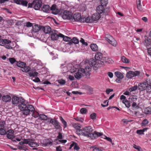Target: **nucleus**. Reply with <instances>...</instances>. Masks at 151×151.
Masks as SVG:
<instances>
[{
  "label": "nucleus",
  "mask_w": 151,
  "mask_h": 151,
  "mask_svg": "<svg viewBox=\"0 0 151 151\" xmlns=\"http://www.w3.org/2000/svg\"><path fill=\"white\" fill-rule=\"evenodd\" d=\"M4 131L5 133L3 134H1V135H4L6 134V136L7 138L9 139H12V141H15L16 140L14 139H15V136L13 135V134L14 131L12 129H10L8 130L7 131H6L4 129Z\"/></svg>",
  "instance_id": "nucleus-8"
},
{
  "label": "nucleus",
  "mask_w": 151,
  "mask_h": 151,
  "mask_svg": "<svg viewBox=\"0 0 151 151\" xmlns=\"http://www.w3.org/2000/svg\"><path fill=\"white\" fill-rule=\"evenodd\" d=\"M35 110L33 111H31L32 112V116L35 118H37L38 117V116H39V113L38 112H36L35 111Z\"/></svg>",
  "instance_id": "nucleus-45"
},
{
  "label": "nucleus",
  "mask_w": 151,
  "mask_h": 151,
  "mask_svg": "<svg viewBox=\"0 0 151 151\" xmlns=\"http://www.w3.org/2000/svg\"><path fill=\"white\" fill-rule=\"evenodd\" d=\"M39 117L40 119L43 120H45L47 119V116L44 114H40Z\"/></svg>",
  "instance_id": "nucleus-47"
},
{
  "label": "nucleus",
  "mask_w": 151,
  "mask_h": 151,
  "mask_svg": "<svg viewBox=\"0 0 151 151\" xmlns=\"http://www.w3.org/2000/svg\"><path fill=\"white\" fill-rule=\"evenodd\" d=\"M50 7L48 5H44L43 6L42 10L45 12H47L50 9Z\"/></svg>",
  "instance_id": "nucleus-32"
},
{
  "label": "nucleus",
  "mask_w": 151,
  "mask_h": 151,
  "mask_svg": "<svg viewBox=\"0 0 151 151\" xmlns=\"http://www.w3.org/2000/svg\"><path fill=\"white\" fill-rule=\"evenodd\" d=\"M106 40L111 45L114 46L116 45L117 42L109 34L106 35L105 36Z\"/></svg>",
  "instance_id": "nucleus-6"
},
{
  "label": "nucleus",
  "mask_w": 151,
  "mask_h": 151,
  "mask_svg": "<svg viewBox=\"0 0 151 151\" xmlns=\"http://www.w3.org/2000/svg\"><path fill=\"white\" fill-rule=\"evenodd\" d=\"M51 38L52 40H57L58 38V34L55 32L52 33L51 35Z\"/></svg>",
  "instance_id": "nucleus-33"
},
{
  "label": "nucleus",
  "mask_w": 151,
  "mask_h": 151,
  "mask_svg": "<svg viewBox=\"0 0 151 151\" xmlns=\"http://www.w3.org/2000/svg\"><path fill=\"white\" fill-rule=\"evenodd\" d=\"M11 42V41L9 40L6 39H3L1 38L0 36V45L4 46L6 44H9Z\"/></svg>",
  "instance_id": "nucleus-18"
},
{
  "label": "nucleus",
  "mask_w": 151,
  "mask_h": 151,
  "mask_svg": "<svg viewBox=\"0 0 151 151\" xmlns=\"http://www.w3.org/2000/svg\"><path fill=\"white\" fill-rule=\"evenodd\" d=\"M138 87L137 86H135L130 88L131 91H134L137 89Z\"/></svg>",
  "instance_id": "nucleus-62"
},
{
  "label": "nucleus",
  "mask_w": 151,
  "mask_h": 151,
  "mask_svg": "<svg viewBox=\"0 0 151 151\" xmlns=\"http://www.w3.org/2000/svg\"><path fill=\"white\" fill-rule=\"evenodd\" d=\"M87 109L85 108H82L80 110V112L82 114H85L86 113Z\"/></svg>",
  "instance_id": "nucleus-56"
},
{
  "label": "nucleus",
  "mask_w": 151,
  "mask_h": 151,
  "mask_svg": "<svg viewBox=\"0 0 151 151\" xmlns=\"http://www.w3.org/2000/svg\"><path fill=\"white\" fill-rule=\"evenodd\" d=\"M96 12L100 14L103 12L104 10V6L101 5L98 6L96 9Z\"/></svg>",
  "instance_id": "nucleus-22"
},
{
  "label": "nucleus",
  "mask_w": 151,
  "mask_h": 151,
  "mask_svg": "<svg viewBox=\"0 0 151 151\" xmlns=\"http://www.w3.org/2000/svg\"><path fill=\"white\" fill-rule=\"evenodd\" d=\"M71 41L74 44H77L79 42L78 40L76 37H73V38L71 39Z\"/></svg>",
  "instance_id": "nucleus-44"
},
{
  "label": "nucleus",
  "mask_w": 151,
  "mask_h": 151,
  "mask_svg": "<svg viewBox=\"0 0 151 151\" xmlns=\"http://www.w3.org/2000/svg\"><path fill=\"white\" fill-rule=\"evenodd\" d=\"M93 148L98 151H99V150H101V148H99V147L96 145L93 146Z\"/></svg>",
  "instance_id": "nucleus-64"
},
{
  "label": "nucleus",
  "mask_w": 151,
  "mask_h": 151,
  "mask_svg": "<svg viewBox=\"0 0 151 151\" xmlns=\"http://www.w3.org/2000/svg\"><path fill=\"white\" fill-rule=\"evenodd\" d=\"M43 143L44 145L47 146L49 145H52V143L49 139H45L43 141Z\"/></svg>",
  "instance_id": "nucleus-28"
},
{
  "label": "nucleus",
  "mask_w": 151,
  "mask_h": 151,
  "mask_svg": "<svg viewBox=\"0 0 151 151\" xmlns=\"http://www.w3.org/2000/svg\"><path fill=\"white\" fill-rule=\"evenodd\" d=\"M93 131V129L90 126H88L83 128L81 130H78L77 131V134L78 135L84 136V133L87 134Z\"/></svg>",
  "instance_id": "nucleus-4"
},
{
  "label": "nucleus",
  "mask_w": 151,
  "mask_h": 151,
  "mask_svg": "<svg viewBox=\"0 0 151 151\" xmlns=\"http://www.w3.org/2000/svg\"><path fill=\"white\" fill-rule=\"evenodd\" d=\"M108 0H101V4L104 6H105L108 3Z\"/></svg>",
  "instance_id": "nucleus-46"
},
{
  "label": "nucleus",
  "mask_w": 151,
  "mask_h": 151,
  "mask_svg": "<svg viewBox=\"0 0 151 151\" xmlns=\"http://www.w3.org/2000/svg\"><path fill=\"white\" fill-rule=\"evenodd\" d=\"M60 124V123L57 120L55 122V123H54L53 125L54 126L55 129H60L61 128Z\"/></svg>",
  "instance_id": "nucleus-34"
},
{
  "label": "nucleus",
  "mask_w": 151,
  "mask_h": 151,
  "mask_svg": "<svg viewBox=\"0 0 151 151\" xmlns=\"http://www.w3.org/2000/svg\"><path fill=\"white\" fill-rule=\"evenodd\" d=\"M73 147H74V149L75 150H78L80 149V147L78 145V144L76 142H73L71 144L69 149H71Z\"/></svg>",
  "instance_id": "nucleus-26"
},
{
  "label": "nucleus",
  "mask_w": 151,
  "mask_h": 151,
  "mask_svg": "<svg viewBox=\"0 0 151 151\" xmlns=\"http://www.w3.org/2000/svg\"><path fill=\"white\" fill-rule=\"evenodd\" d=\"M84 136L89 137L91 138L92 139H95L94 137V133H91L90 132L88 133L87 134H85L84 133Z\"/></svg>",
  "instance_id": "nucleus-30"
},
{
  "label": "nucleus",
  "mask_w": 151,
  "mask_h": 151,
  "mask_svg": "<svg viewBox=\"0 0 151 151\" xmlns=\"http://www.w3.org/2000/svg\"><path fill=\"white\" fill-rule=\"evenodd\" d=\"M17 65L21 68L20 70L24 72H27L30 70L31 68L26 65L25 63L19 61L17 62Z\"/></svg>",
  "instance_id": "nucleus-5"
},
{
  "label": "nucleus",
  "mask_w": 151,
  "mask_h": 151,
  "mask_svg": "<svg viewBox=\"0 0 151 151\" xmlns=\"http://www.w3.org/2000/svg\"><path fill=\"white\" fill-rule=\"evenodd\" d=\"M121 60L124 63H129V60L124 56L122 57Z\"/></svg>",
  "instance_id": "nucleus-40"
},
{
  "label": "nucleus",
  "mask_w": 151,
  "mask_h": 151,
  "mask_svg": "<svg viewBox=\"0 0 151 151\" xmlns=\"http://www.w3.org/2000/svg\"><path fill=\"white\" fill-rule=\"evenodd\" d=\"M11 97L8 95H4L2 97V100L3 101L7 102L11 101Z\"/></svg>",
  "instance_id": "nucleus-20"
},
{
  "label": "nucleus",
  "mask_w": 151,
  "mask_h": 151,
  "mask_svg": "<svg viewBox=\"0 0 151 151\" xmlns=\"http://www.w3.org/2000/svg\"><path fill=\"white\" fill-rule=\"evenodd\" d=\"M149 123L147 119H144L142 122L141 125L142 127L146 126Z\"/></svg>",
  "instance_id": "nucleus-43"
},
{
  "label": "nucleus",
  "mask_w": 151,
  "mask_h": 151,
  "mask_svg": "<svg viewBox=\"0 0 151 151\" xmlns=\"http://www.w3.org/2000/svg\"><path fill=\"white\" fill-rule=\"evenodd\" d=\"M29 139H24L23 140L24 141H21V142H19V144L21 145H22L25 144H27L29 143L28 141H29Z\"/></svg>",
  "instance_id": "nucleus-38"
},
{
  "label": "nucleus",
  "mask_w": 151,
  "mask_h": 151,
  "mask_svg": "<svg viewBox=\"0 0 151 151\" xmlns=\"http://www.w3.org/2000/svg\"><path fill=\"white\" fill-rule=\"evenodd\" d=\"M90 47L92 50L94 51H96L98 50V46L96 44H91L90 45Z\"/></svg>",
  "instance_id": "nucleus-31"
},
{
  "label": "nucleus",
  "mask_w": 151,
  "mask_h": 151,
  "mask_svg": "<svg viewBox=\"0 0 151 151\" xmlns=\"http://www.w3.org/2000/svg\"><path fill=\"white\" fill-rule=\"evenodd\" d=\"M91 70V68L88 65L86 66L85 68H79L77 73L75 74L74 76L76 78L79 79L82 77L85 76L86 78H90V71Z\"/></svg>",
  "instance_id": "nucleus-2"
},
{
  "label": "nucleus",
  "mask_w": 151,
  "mask_h": 151,
  "mask_svg": "<svg viewBox=\"0 0 151 151\" xmlns=\"http://www.w3.org/2000/svg\"><path fill=\"white\" fill-rule=\"evenodd\" d=\"M80 42L81 43H82L83 45H84L86 46H87L88 45L87 43L86 42H85L84 40L82 38H81V40Z\"/></svg>",
  "instance_id": "nucleus-60"
},
{
  "label": "nucleus",
  "mask_w": 151,
  "mask_h": 151,
  "mask_svg": "<svg viewBox=\"0 0 151 151\" xmlns=\"http://www.w3.org/2000/svg\"><path fill=\"white\" fill-rule=\"evenodd\" d=\"M145 112L146 114H151V106L148 107L145 109Z\"/></svg>",
  "instance_id": "nucleus-35"
},
{
  "label": "nucleus",
  "mask_w": 151,
  "mask_h": 151,
  "mask_svg": "<svg viewBox=\"0 0 151 151\" xmlns=\"http://www.w3.org/2000/svg\"><path fill=\"white\" fill-rule=\"evenodd\" d=\"M31 6H33L34 9L36 10H38L42 6V2L38 0L34 1L32 3L30 4Z\"/></svg>",
  "instance_id": "nucleus-11"
},
{
  "label": "nucleus",
  "mask_w": 151,
  "mask_h": 151,
  "mask_svg": "<svg viewBox=\"0 0 151 151\" xmlns=\"http://www.w3.org/2000/svg\"><path fill=\"white\" fill-rule=\"evenodd\" d=\"M133 147L135 149L137 150L138 151H140L141 148L139 146H137L135 144H134Z\"/></svg>",
  "instance_id": "nucleus-52"
},
{
  "label": "nucleus",
  "mask_w": 151,
  "mask_h": 151,
  "mask_svg": "<svg viewBox=\"0 0 151 151\" xmlns=\"http://www.w3.org/2000/svg\"><path fill=\"white\" fill-rule=\"evenodd\" d=\"M94 133L95 139L97 138L98 137L102 135L103 134L102 133L98 132L96 131L94 132Z\"/></svg>",
  "instance_id": "nucleus-41"
},
{
  "label": "nucleus",
  "mask_w": 151,
  "mask_h": 151,
  "mask_svg": "<svg viewBox=\"0 0 151 151\" xmlns=\"http://www.w3.org/2000/svg\"><path fill=\"white\" fill-rule=\"evenodd\" d=\"M138 4L137 5V8L141 12L143 11V8H142L141 4V2L140 0H138Z\"/></svg>",
  "instance_id": "nucleus-36"
},
{
  "label": "nucleus",
  "mask_w": 151,
  "mask_h": 151,
  "mask_svg": "<svg viewBox=\"0 0 151 151\" xmlns=\"http://www.w3.org/2000/svg\"><path fill=\"white\" fill-rule=\"evenodd\" d=\"M29 139V143L27 144L32 147H37L39 146V144L35 142L32 139Z\"/></svg>",
  "instance_id": "nucleus-15"
},
{
  "label": "nucleus",
  "mask_w": 151,
  "mask_h": 151,
  "mask_svg": "<svg viewBox=\"0 0 151 151\" xmlns=\"http://www.w3.org/2000/svg\"><path fill=\"white\" fill-rule=\"evenodd\" d=\"M34 70H30V72L29 73V76L30 77H35L37 76L38 74V73L37 72L34 71Z\"/></svg>",
  "instance_id": "nucleus-29"
},
{
  "label": "nucleus",
  "mask_w": 151,
  "mask_h": 151,
  "mask_svg": "<svg viewBox=\"0 0 151 151\" xmlns=\"http://www.w3.org/2000/svg\"><path fill=\"white\" fill-rule=\"evenodd\" d=\"M23 101L24 99L22 98L18 97L16 96H13L12 98V103L16 106L19 105L21 101L23 102Z\"/></svg>",
  "instance_id": "nucleus-9"
},
{
  "label": "nucleus",
  "mask_w": 151,
  "mask_h": 151,
  "mask_svg": "<svg viewBox=\"0 0 151 151\" xmlns=\"http://www.w3.org/2000/svg\"><path fill=\"white\" fill-rule=\"evenodd\" d=\"M62 17L64 19H71L72 17L71 12L68 11H65L63 14Z\"/></svg>",
  "instance_id": "nucleus-12"
},
{
  "label": "nucleus",
  "mask_w": 151,
  "mask_h": 151,
  "mask_svg": "<svg viewBox=\"0 0 151 151\" xmlns=\"http://www.w3.org/2000/svg\"><path fill=\"white\" fill-rule=\"evenodd\" d=\"M42 29L43 30L44 32L46 34L50 33L51 30V28L48 26L43 27Z\"/></svg>",
  "instance_id": "nucleus-24"
},
{
  "label": "nucleus",
  "mask_w": 151,
  "mask_h": 151,
  "mask_svg": "<svg viewBox=\"0 0 151 151\" xmlns=\"http://www.w3.org/2000/svg\"><path fill=\"white\" fill-rule=\"evenodd\" d=\"M9 60L10 63L13 64L16 62H17L15 59L14 58H9Z\"/></svg>",
  "instance_id": "nucleus-53"
},
{
  "label": "nucleus",
  "mask_w": 151,
  "mask_h": 151,
  "mask_svg": "<svg viewBox=\"0 0 151 151\" xmlns=\"http://www.w3.org/2000/svg\"><path fill=\"white\" fill-rule=\"evenodd\" d=\"M5 47L6 48L8 49H12V47L11 46L10 44H6L5 45Z\"/></svg>",
  "instance_id": "nucleus-55"
},
{
  "label": "nucleus",
  "mask_w": 151,
  "mask_h": 151,
  "mask_svg": "<svg viewBox=\"0 0 151 151\" xmlns=\"http://www.w3.org/2000/svg\"><path fill=\"white\" fill-rule=\"evenodd\" d=\"M18 106L19 109L22 111L23 114L25 115H28L30 111H33L35 110L34 107L32 105L26 104L24 99L23 102L22 101L20 102Z\"/></svg>",
  "instance_id": "nucleus-3"
},
{
  "label": "nucleus",
  "mask_w": 151,
  "mask_h": 151,
  "mask_svg": "<svg viewBox=\"0 0 151 151\" xmlns=\"http://www.w3.org/2000/svg\"><path fill=\"white\" fill-rule=\"evenodd\" d=\"M136 133L140 135L144 134V131H143L142 129L137 130L136 131Z\"/></svg>",
  "instance_id": "nucleus-57"
},
{
  "label": "nucleus",
  "mask_w": 151,
  "mask_h": 151,
  "mask_svg": "<svg viewBox=\"0 0 151 151\" xmlns=\"http://www.w3.org/2000/svg\"><path fill=\"white\" fill-rule=\"evenodd\" d=\"M122 102L125 104L127 108H129L131 106L130 103L127 100H123Z\"/></svg>",
  "instance_id": "nucleus-39"
},
{
  "label": "nucleus",
  "mask_w": 151,
  "mask_h": 151,
  "mask_svg": "<svg viewBox=\"0 0 151 151\" xmlns=\"http://www.w3.org/2000/svg\"><path fill=\"white\" fill-rule=\"evenodd\" d=\"M145 40L143 42V44L147 48L151 46V40L147 36H145Z\"/></svg>",
  "instance_id": "nucleus-14"
},
{
  "label": "nucleus",
  "mask_w": 151,
  "mask_h": 151,
  "mask_svg": "<svg viewBox=\"0 0 151 151\" xmlns=\"http://www.w3.org/2000/svg\"><path fill=\"white\" fill-rule=\"evenodd\" d=\"M113 91V90L111 88H107L106 90V93L107 94H109V93L112 92Z\"/></svg>",
  "instance_id": "nucleus-61"
},
{
  "label": "nucleus",
  "mask_w": 151,
  "mask_h": 151,
  "mask_svg": "<svg viewBox=\"0 0 151 151\" xmlns=\"http://www.w3.org/2000/svg\"><path fill=\"white\" fill-rule=\"evenodd\" d=\"M58 81L60 84L62 85H64L66 83L65 81L63 79L58 80Z\"/></svg>",
  "instance_id": "nucleus-48"
},
{
  "label": "nucleus",
  "mask_w": 151,
  "mask_h": 151,
  "mask_svg": "<svg viewBox=\"0 0 151 151\" xmlns=\"http://www.w3.org/2000/svg\"><path fill=\"white\" fill-rule=\"evenodd\" d=\"M5 122L2 121L0 122V134H3L5 133L4 131V124Z\"/></svg>",
  "instance_id": "nucleus-17"
},
{
  "label": "nucleus",
  "mask_w": 151,
  "mask_h": 151,
  "mask_svg": "<svg viewBox=\"0 0 151 151\" xmlns=\"http://www.w3.org/2000/svg\"><path fill=\"white\" fill-rule=\"evenodd\" d=\"M83 18L84 19V22H86L87 23H90L92 22L93 20H92L91 18L90 17H88L86 18Z\"/></svg>",
  "instance_id": "nucleus-37"
},
{
  "label": "nucleus",
  "mask_w": 151,
  "mask_h": 151,
  "mask_svg": "<svg viewBox=\"0 0 151 151\" xmlns=\"http://www.w3.org/2000/svg\"><path fill=\"white\" fill-rule=\"evenodd\" d=\"M91 118L92 119H95L96 117V115L95 113H93L90 115Z\"/></svg>",
  "instance_id": "nucleus-50"
},
{
  "label": "nucleus",
  "mask_w": 151,
  "mask_h": 151,
  "mask_svg": "<svg viewBox=\"0 0 151 151\" xmlns=\"http://www.w3.org/2000/svg\"><path fill=\"white\" fill-rule=\"evenodd\" d=\"M102 58V54L100 52H97L95 56V59L91 58L89 62V66L93 67V68L96 70L97 68L101 67L103 62L101 60Z\"/></svg>",
  "instance_id": "nucleus-1"
},
{
  "label": "nucleus",
  "mask_w": 151,
  "mask_h": 151,
  "mask_svg": "<svg viewBox=\"0 0 151 151\" xmlns=\"http://www.w3.org/2000/svg\"><path fill=\"white\" fill-rule=\"evenodd\" d=\"M115 75L120 80L124 78L123 74L119 71H116L114 73Z\"/></svg>",
  "instance_id": "nucleus-27"
},
{
  "label": "nucleus",
  "mask_w": 151,
  "mask_h": 151,
  "mask_svg": "<svg viewBox=\"0 0 151 151\" xmlns=\"http://www.w3.org/2000/svg\"><path fill=\"white\" fill-rule=\"evenodd\" d=\"M5 122L2 121L0 122V134H3L5 133L4 131V124Z\"/></svg>",
  "instance_id": "nucleus-16"
},
{
  "label": "nucleus",
  "mask_w": 151,
  "mask_h": 151,
  "mask_svg": "<svg viewBox=\"0 0 151 151\" xmlns=\"http://www.w3.org/2000/svg\"><path fill=\"white\" fill-rule=\"evenodd\" d=\"M25 26L27 27H30L32 26V24L29 22H27L26 23Z\"/></svg>",
  "instance_id": "nucleus-59"
},
{
  "label": "nucleus",
  "mask_w": 151,
  "mask_h": 151,
  "mask_svg": "<svg viewBox=\"0 0 151 151\" xmlns=\"http://www.w3.org/2000/svg\"><path fill=\"white\" fill-rule=\"evenodd\" d=\"M60 119L62 123L64 125V128H65L67 127V122L63 119L62 117H60Z\"/></svg>",
  "instance_id": "nucleus-42"
},
{
  "label": "nucleus",
  "mask_w": 151,
  "mask_h": 151,
  "mask_svg": "<svg viewBox=\"0 0 151 151\" xmlns=\"http://www.w3.org/2000/svg\"><path fill=\"white\" fill-rule=\"evenodd\" d=\"M73 19L75 21L80 22H84V18H81V15L80 13H75L73 16Z\"/></svg>",
  "instance_id": "nucleus-10"
},
{
  "label": "nucleus",
  "mask_w": 151,
  "mask_h": 151,
  "mask_svg": "<svg viewBox=\"0 0 151 151\" xmlns=\"http://www.w3.org/2000/svg\"><path fill=\"white\" fill-rule=\"evenodd\" d=\"M28 4V2L24 0H21L20 5H22L23 6H27Z\"/></svg>",
  "instance_id": "nucleus-54"
},
{
  "label": "nucleus",
  "mask_w": 151,
  "mask_h": 151,
  "mask_svg": "<svg viewBox=\"0 0 151 151\" xmlns=\"http://www.w3.org/2000/svg\"><path fill=\"white\" fill-rule=\"evenodd\" d=\"M146 91L147 92H151V85L147 84Z\"/></svg>",
  "instance_id": "nucleus-51"
},
{
  "label": "nucleus",
  "mask_w": 151,
  "mask_h": 151,
  "mask_svg": "<svg viewBox=\"0 0 151 151\" xmlns=\"http://www.w3.org/2000/svg\"><path fill=\"white\" fill-rule=\"evenodd\" d=\"M50 9L53 12L54 14H56L58 13L59 10L57 9L56 5L54 4H53L51 6Z\"/></svg>",
  "instance_id": "nucleus-21"
},
{
  "label": "nucleus",
  "mask_w": 151,
  "mask_h": 151,
  "mask_svg": "<svg viewBox=\"0 0 151 151\" xmlns=\"http://www.w3.org/2000/svg\"><path fill=\"white\" fill-rule=\"evenodd\" d=\"M140 74V72L139 71H136L134 72L130 71L127 73L126 77L128 78H132L138 76Z\"/></svg>",
  "instance_id": "nucleus-7"
},
{
  "label": "nucleus",
  "mask_w": 151,
  "mask_h": 151,
  "mask_svg": "<svg viewBox=\"0 0 151 151\" xmlns=\"http://www.w3.org/2000/svg\"><path fill=\"white\" fill-rule=\"evenodd\" d=\"M73 127L76 129V132L77 133V131L78 130H81L80 129L81 127V126L78 123H73L72 124Z\"/></svg>",
  "instance_id": "nucleus-25"
},
{
  "label": "nucleus",
  "mask_w": 151,
  "mask_h": 151,
  "mask_svg": "<svg viewBox=\"0 0 151 151\" xmlns=\"http://www.w3.org/2000/svg\"><path fill=\"white\" fill-rule=\"evenodd\" d=\"M63 40L64 41L68 42L71 41V38L68 36H64L63 38Z\"/></svg>",
  "instance_id": "nucleus-49"
},
{
  "label": "nucleus",
  "mask_w": 151,
  "mask_h": 151,
  "mask_svg": "<svg viewBox=\"0 0 151 151\" xmlns=\"http://www.w3.org/2000/svg\"><path fill=\"white\" fill-rule=\"evenodd\" d=\"M100 17V13L97 12L92 15L91 18L93 21H96L99 20Z\"/></svg>",
  "instance_id": "nucleus-19"
},
{
  "label": "nucleus",
  "mask_w": 151,
  "mask_h": 151,
  "mask_svg": "<svg viewBox=\"0 0 151 151\" xmlns=\"http://www.w3.org/2000/svg\"><path fill=\"white\" fill-rule=\"evenodd\" d=\"M40 29V27L38 25L35 24L32 26V31L34 33L36 32H38Z\"/></svg>",
  "instance_id": "nucleus-23"
},
{
  "label": "nucleus",
  "mask_w": 151,
  "mask_h": 151,
  "mask_svg": "<svg viewBox=\"0 0 151 151\" xmlns=\"http://www.w3.org/2000/svg\"><path fill=\"white\" fill-rule=\"evenodd\" d=\"M147 82H144L139 83L138 85V89L140 91H143L147 89Z\"/></svg>",
  "instance_id": "nucleus-13"
},
{
  "label": "nucleus",
  "mask_w": 151,
  "mask_h": 151,
  "mask_svg": "<svg viewBox=\"0 0 151 151\" xmlns=\"http://www.w3.org/2000/svg\"><path fill=\"white\" fill-rule=\"evenodd\" d=\"M108 102L109 101H105L104 102V104H101V105L103 107H105L108 105Z\"/></svg>",
  "instance_id": "nucleus-58"
},
{
  "label": "nucleus",
  "mask_w": 151,
  "mask_h": 151,
  "mask_svg": "<svg viewBox=\"0 0 151 151\" xmlns=\"http://www.w3.org/2000/svg\"><path fill=\"white\" fill-rule=\"evenodd\" d=\"M13 1L15 3L17 4L20 5L21 0H14Z\"/></svg>",
  "instance_id": "nucleus-63"
}]
</instances>
